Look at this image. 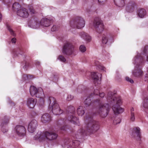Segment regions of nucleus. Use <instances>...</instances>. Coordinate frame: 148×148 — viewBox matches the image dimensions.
Returning a JSON list of instances; mask_svg holds the SVG:
<instances>
[{"mask_svg":"<svg viewBox=\"0 0 148 148\" xmlns=\"http://www.w3.org/2000/svg\"><path fill=\"white\" fill-rule=\"evenodd\" d=\"M86 124L82 128L79 129L76 133L72 141L68 138H66L62 144L63 147L67 148H79L80 141L75 140L82 138L87 133H93L99 129V122L93 119L92 116L88 115L86 116Z\"/></svg>","mask_w":148,"mask_h":148,"instance_id":"obj_1","label":"nucleus"},{"mask_svg":"<svg viewBox=\"0 0 148 148\" xmlns=\"http://www.w3.org/2000/svg\"><path fill=\"white\" fill-rule=\"evenodd\" d=\"M143 55L146 56V61L148 62V46L142 49L140 53H137V55L133 59V63L135 66L132 74L135 77H140L143 74L142 69L144 65L145 60Z\"/></svg>","mask_w":148,"mask_h":148,"instance_id":"obj_2","label":"nucleus"},{"mask_svg":"<svg viewBox=\"0 0 148 148\" xmlns=\"http://www.w3.org/2000/svg\"><path fill=\"white\" fill-rule=\"evenodd\" d=\"M107 99L108 102L116 103V105H114L112 106V109L114 114L111 115L110 117L114 125L119 123L121 121V119L120 118L116 116L115 114H120L123 112L124 111L123 109L120 107V106L122 103L121 98L120 97H116L112 93L110 92L108 94Z\"/></svg>","mask_w":148,"mask_h":148,"instance_id":"obj_3","label":"nucleus"},{"mask_svg":"<svg viewBox=\"0 0 148 148\" xmlns=\"http://www.w3.org/2000/svg\"><path fill=\"white\" fill-rule=\"evenodd\" d=\"M94 101L99 104V108L95 115H99L103 118L106 117L108 114L110 109L109 104H103L100 101V100L99 99H96Z\"/></svg>","mask_w":148,"mask_h":148,"instance_id":"obj_4","label":"nucleus"},{"mask_svg":"<svg viewBox=\"0 0 148 148\" xmlns=\"http://www.w3.org/2000/svg\"><path fill=\"white\" fill-rule=\"evenodd\" d=\"M57 136L58 135L53 132L45 131L42 132L39 131L34 138L36 140H38L40 141L46 139L49 140L55 139Z\"/></svg>","mask_w":148,"mask_h":148,"instance_id":"obj_5","label":"nucleus"},{"mask_svg":"<svg viewBox=\"0 0 148 148\" xmlns=\"http://www.w3.org/2000/svg\"><path fill=\"white\" fill-rule=\"evenodd\" d=\"M48 102L50 103L49 107V110L52 111L54 115H57L63 113V110L60 109L59 104L57 103L54 97H50Z\"/></svg>","mask_w":148,"mask_h":148,"instance_id":"obj_6","label":"nucleus"},{"mask_svg":"<svg viewBox=\"0 0 148 148\" xmlns=\"http://www.w3.org/2000/svg\"><path fill=\"white\" fill-rule=\"evenodd\" d=\"M29 92L32 96L35 95L36 97L39 98L40 99V101L41 104L44 103L45 95L41 88H39L37 89L35 86H31L30 87Z\"/></svg>","mask_w":148,"mask_h":148,"instance_id":"obj_7","label":"nucleus"},{"mask_svg":"<svg viewBox=\"0 0 148 148\" xmlns=\"http://www.w3.org/2000/svg\"><path fill=\"white\" fill-rule=\"evenodd\" d=\"M85 21L82 17L78 16L76 17L74 21L70 22V25L72 27L81 29L84 27Z\"/></svg>","mask_w":148,"mask_h":148,"instance_id":"obj_8","label":"nucleus"},{"mask_svg":"<svg viewBox=\"0 0 148 148\" xmlns=\"http://www.w3.org/2000/svg\"><path fill=\"white\" fill-rule=\"evenodd\" d=\"M53 22V20L51 18L45 17L42 18L39 22L37 23H34L33 24L34 26L33 28H37L39 27V25L44 27H48Z\"/></svg>","mask_w":148,"mask_h":148,"instance_id":"obj_9","label":"nucleus"},{"mask_svg":"<svg viewBox=\"0 0 148 148\" xmlns=\"http://www.w3.org/2000/svg\"><path fill=\"white\" fill-rule=\"evenodd\" d=\"M62 51L64 55L68 56L71 55L74 53V46L71 43L66 42L63 45Z\"/></svg>","mask_w":148,"mask_h":148,"instance_id":"obj_10","label":"nucleus"},{"mask_svg":"<svg viewBox=\"0 0 148 148\" xmlns=\"http://www.w3.org/2000/svg\"><path fill=\"white\" fill-rule=\"evenodd\" d=\"M26 130L24 126L18 125H16L12 131V133L19 136H23L25 135Z\"/></svg>","mask_w":148,"mask_h":148,"instance_id":"obj_11","label":"nucleus"},{"mask_svg":"<svg viewBox=\"0 0 148 148\" xmlns=\"http://www.w3.org/2000/svg\"><path fill=\"white\" fill-rule=\"evenodd\" d=\"M93 23L97 32L99 33H101L103 30L104 25L100 18H95Z\"/></svg>","mask_w":148,"mask_h":148,"instance_id":"obj_12","label":"nucleus"},{"mask_svg":"<svg viewBox=\"0 0 148 148\" xmlns=\"http://www.w3.org/2000/svg\"><path fill=\"white\" fill-rule=\"evenodd\" d=\"M10 118L7 116H4L2 119L1 126L2 132L3 133H6L8 131V128L7 125L9 123Z\"/></svg>","mask_w":148,"mask_h":148,"instance_id":"obj_13","label":"nucleus"},{"mask_svg":"<svg viewBox=\"0 0 148 148\" xmlns=\"http://www.w3.org/2000/svg\"><path fill=\"white\" fill-rule=\"evenodd\" d=\"M91 75V77L93 80L95 86L100 84V79L101 77V74L97 72H91L89 73Z\"/></svg>","mask_w":148,"mask_h":148,"instance_id":"obj_14","label":"nucleus"},{"mask_svg":"<svg viewBox=\"0 0 148 148\" xmlns=\"http://www.w3.org/2000/svg\"><path fill=\"white\" fill-rule=\"evenodd\" d=\"M38 125L37 121L35 119L32 120L29 123L28 130L31 133H33L35 131Z\"/></svg>","mask_w":148,"mask_h":148,"instance_id":"obj_15","label":"nucleus"},{"mask_svg":"<svg viewBox=\"0 0 148 148\" xmlns=\"http://www.w3.org/2000/svg\"><path fill=\"white\" fill-rule=\"evenodd\" d=\"M17 14L18 15L23 18H27L29 15L28 10L25 8L18 10L17 11Z\"/></svg>","mask_w":148,"mask_h":148,"instance_id":"obj_16","label":"nucleus"},{"mask_svg":"<svg viewBox=\"0 0 148 148\" xmlns=\"http://www.w3.org/2000/svg\"><path fill=\"white\" fill-rule=\"evenodd\" d=\"M140 129L138 127H135L132 130V136L135 138L137 140H140L141 139Z\"/></svg>","mask_w":148,"mask_h":148,"instance_id":"obj_17","label":"nucleus"},{"mask_svg":"<svg viewBox=\"0 0 148 148\" xmlns=\"http://www.w3.org/2000/svg\"><path fill=\"white\" fill-rule=\"evenodd\" d=\"M113 41L114 37L112 35L107 34H103L102 40L103 44H105L108 42L111 43Z\"/></svg>","mask_w":148,"mask_h":148,"instance_id":"obj_18","label":"nucleus"},{"mask_svg":"<svg viewBox=\"0 0 148 148\" xmlns=\"http://www.w3.org/2000/svg\"><path fill=\"white\" fill-rule=\"evenodd\" d=\"M67 119L70 122L74 124L78 125V123L79 122L78 119L73 115V112L72 113H69L66 120Z\"/></svg>","mask_w":148,"mask_h":148,"instance_id":"obj_19","label":"nucleus"},{"mask_svg":"<svg viewBox=\"0 0 148 148\" xmlns=\"http://www.w3.org/2000/svg\"><path fill=\"white\" fill-rule=\"evenodd\" d=\"M37 100L36 99L32 98H29L27 99V105L30 108H33L35 106Z\"/></svg>","mask_w":148,"mask_h":148,"instance_id":"obj_20","label":"nucleus"},{"mask_svg":"<svg viewBox=\"0 0 148 148\" xmlns=\"http://www.w3.org/2000/svg\"><path fill=\"white\" fill-rule=\"evenodd\" d=\"M80 36L87 42H90L91 40V38L87 33L84 32H81L79 33Z\"/></svg>","mask_w":148,"mask_h":148,"instance_id":"obj_21","label":"nucleus"},{"mask_svg":"<svg viewBox=\"0 0 148 148\" xmlns=\"http://www.w3.org/2000/svg\"><path fill=\"white\" fill-rule=\"evenodd\" d=\"M51 120V116L47 113L43 115L41 118V121L43 123H48Z\"/></svg>","mask_w":148,"mask_h":148,"instance_id":"obj_22","label":"nucleus"},{"mask_svg":"<svg viewBox=\"0 0 148 148\" xmlns=\"http://www.w3.org/2000/svg\"><path fill=\"white\" fill-rule=\"evenodd\" d=\"M142 106L143 108V110L145 111L148 116V97L145 98Z\"/></svg>","mask_w":148,"mask_h":148,"instance_id":"obj_23","label":"nucleus"},{"mask_svg":"<svg viewBox=\"0 0 148 148\" xmlns=\"http://www.w3.org/2000/svg\"><path fill=\"white\" fill-rule=\"evenodd\" d=\"M136 6L135 3L134 1L130 2L127 6H126V9L129 12H132Z\"/></svg>","mask_w":148,"mask_h":148,"instance_id":"obj_24","label":"nucleus"},{"mask_svg":"<svg viewBox=\"0 0 148 148\" xmlns=\"http://www.w3.org/2000/svg\"><path fill=\"white\" fill-rule=\"evenodd\" d=\"M92 95V94L90 95L85 100L84 103L86 106H89L91 104V99L94 98Z\"/></svg>","mask_w":148,"mask_h":148,"instance_id":"obj_25","label":"nucleus"},{"mask_svg":"<svg viewBox=\"0 0 148 148\" xmlns=\"http://www.w3.org/2000/svg\"><path fill=\"white\" fill-rule=\"evenodd\" d=\"M137 13L138 16L140 18H143L146 14L145 10L142 8L139 9Z\"/></svg>","mask_w":148,"mask_h":148,"instance_id":"obj_26","label":"nucleus"},{"mask_svg":"<svg viewBox=\"0 0 148 148\" xmlns=\"http://www.w3.org/2000/svg\"><path fill=\"white\" fill-rule=\"evenodd\" d=\"M85 110V107L82 106H80L77 109V114L79 116H82L84 114Z\"/></svg>","mask_w":148,"mask_h":148,"instance_id":"obj_27","label":"nucleus"},{"mask_svg":"<svg viewBox=\"0 0 148 148\" xmlns=\"http://www.w3.org/2000/svg\"><path fill=\"white\" fill-rule=\"evenodd\" d=\"M125 1V0H114V2L116 5L122 7L124 5Z\"/></svg>","mask_w":148,"mask_h":148,"instance_id":"obj_28","label":"nucleus"},{"mask_svg":"<svg viewBox=\"0 0 148 148\" xmlns=\"http://www.w3.org/2000/svg\"><path fill=\"white\" fill-rule=\"evenodd\" d=\"M130 120L132 121H134L135 120V113L134 112V109L132 108L130 110Z\"/></svg>","mask_w":148,"mask_h":148,"instance_id":"obj_29","label":"nucleus"},{"mask_svg":"<svg viewBox=\"0 0 148 148\" xmlns=\"http://www.w3.org/2000/svg\"><path fill=\"white\" fill-rule=\"evenodd\" d=\"M95 65L99 69L104 71L105 68L102 66L99 61L95 60Z\"/></svg>","mask_w":148,"mask_h":148,"instance_id":"obj_30","label":"nucleus"},{"mask_svg":"<svg viewBox=\"0 0 148 148\" xmlns=\"http://www.w3.org/2000/svg\"><path fill=\"white\" fill-rule=\"evenodd\" d=\"M7 29L10 32L11 35L14 36L15 35V34L14 33V31L12 30L11 28V27L10 25H7L6 26Z\"/></svg>","mask_w":148,"mask_h":148,"instance_id":"obj_31","label":"nucleus"},{"mask_svg":"<svg viewBox=\"0 0 148 148\" xmlns=\"http://www.w3.org/2000/svg\"><path fill=\"white\" fill-rule=\"evenodd\" d=\"M23 78L24 80L29 79L32 78L33 77L32 75H26L24 74L23 75Z\"/></svg>","mask_w":148,"mask_h":148,"instance_id":"obj_32","label":"nucleus"},{"mask_svg":"<svg viewBox=\"0 0 148 148\" xmlns=\"http://www.w3.org/2000/svg\"><path fill=\"white\" fill-rule=\"evenodd\" d=\"M20 5L18 3L16 2L14 3L12 5V7L14 9H18L20 8Z\"/></svg>","mask_w":148,"mask_h":148,"instance_id":"obj_33","label":"nucleus"},{"mask_svg":"<svg viewBox=\"0 0 148 148\" xmlns=\"http://www.w3.org/2000/svg\"><path fill=\"white\" fill-rule=\"evenodd\" d=\"M79 50L82 52L83 53L86 50V48L85 46L83 45H80L79 47Z\"/></svg>","mask_w":148,"mask_h":148,"instance_id":"obj_34","label":"nucleus"},{"mask_svg":"<svg viewBox=\"0 0 148 148\" xmlns=\"http://www.w3.org/2000/svg\"><path fill=\"white\" fill-rule=\"evenodd\" d=\"M58 59L62 62H64L66 61V58L63 56L61 55H60L58 56Z\"/></svg>","mask_w":148,"mask_h":148,"instance_id":"obj_35","label":"nucleus"},{"mask_svg":"<svg viewBox=\"0 0 148 148\" xmlns=\"http://www.w3.org/2000/svg\"><path fill=\"white\" fill-rule=\"evenodd\" d=\"M99 93V90L98 89H96L94 90L93 94H91L92 95V97H94L95 96L98 95Z\"/></svg>","mask_w":148,"mask_h":148,"instance_id":"obj_36","label":"nucleus"},{"mask_svg":"<svg viewBox=\"0 0 148 148\" xmlns=\"http://www.w3.org/2000/svg\"><path fill=\"white\" fill-rule=\"evenodd\" d=\"M59 29V27L57 25H53L51 28V30L52 32L57 31Z\"/></svg>","mask_w":148,"mask_h":148,"instance_id":"obj_37","label":"nucleus"},{"mask_svg":"<svg viewBox=\"0 0 148 148\" xmlns=\"http://www.w3.org/2000/svg\"><path fill=\"white\" fill-rule=\"evenodd\" d=\"M84 87L82 85H81L79 86L77 88V91L79 93H81L83 90V88Z\"/></svg>","mask_w":148,"mask_h":148,"instance_id":"obj_38","label":"nucleus"},{"mask_svg":"<svg viewBox=\"0 0 148 148\" xmlns=\"http://www.w3.org/2000/svg\"><path fill=\"white\" fill-rule=\"evenodd\" d=\"M97 1L100 5H103L106 3V0H97Z\"/></svg>","mask_w":148,"mask_h":148,"instance_id":"obj_39","label":"nucleus"},{"mask_svg":"<svg viewBox=\"0 0 148 148\" xmlns=\"http://www.w3.org/2000/svg\"><path fill=\"white\" fill-rule=\"evenodd\" d=\"M74 98V96L71 95H68L66 99V100L67 101H70L73 99Z\"/></svg>","mask_w":148,"mask_h":148,"instance_id":"obj_40","label":"nucleus"},{"mask_svg":"<svg viewBox=\"0 0 148 148\" xmlns=\"http://www.w3.org/2000/svg\"><path fill=\"white\" fill-rule=\"evenodd\" d=\"M29 10L31 14H34L36 13V12L32 7H30L29 8Z\"/></svg>","mask_w":148,"mask_h":148,"instance_id":"obj_41","label":"nucleus"},{"mask_svg":"<svg viewBox=\"0 0 148 148\" xmlns=\"http://www.w3.org/2000/svg\"><path fill=\"white\" fill-rule=\"evenodd\" d=\"M126 80L128 82H130L131 83H134L133 80L129 78L128 77H126L125 78Z\"/></svg>","mask_w":148,"mask_h":148,"instance_id":"obj_42","label":"nucleus"},{"mask_svg":"<svg viewBox=\"0 0 148 148\" xmlns=\"http://www.w3.org/2000/svg\"><path fill=\"white\" fill-rule=\"evenodd\" d=\"M98 95H99V97H101V98H102L105 95L104 93L103 92H100L99 93V94Z\"/></svg>","mask_w":148,"mask_h":148,"instance_id":"obj_43","label":"nucleus"},{"mask_svg":"<svg viewBox=\"0 0 148 148\" xmlns=\"http://www.w3.org/2000/svg\"><path fill=\"white\" fill-rule=\"evenodd\" d=\"M60 129L61 130L63 131H65L66 130L65 126H63L62 127H60Z\"/></svg>","mask_w":148,"mask_h":148,"instance_id":"obj_44","label":"nucleus"},{"mask_svg":"<svg viewBox=\"0 0 148 148\" xmlns=\"http://www.w3.org/2000/svg\"><path fill=\"white\" fill-rule=\"evenodd\" d=\"M16 39L15 38H12L11 40V41L12 43H15L16 42Z\"/></svg>","mask_w":148,"mask_h":148,"instance_id":"obj_45","label":"nucleus"},{"mask_svg":"<svg viewBox=\"0 0 148 148\" xmlns=\"http://www.w3.org/2000/svg\"><path fill=\"white\" fill-rule=\"evenodd\" d=\"M63 121V120H59L58 121V123L61 124V125H62V124H64V121Z\"/></svg>","mask_w":148,"mask_h":148,"instance_id":"obj_46","label":"nucleus"},{"mask_svg":"<svg viewBox=\"0 0 148 148\" xmlns=\"http://www.w3.org/2000/svg\"><path fill=\"white\" fill-rule=\"evenodd\" d=\"M2 19V15L0 12V22L1 21Z\"/></svg>","mask_w":148,"mask_h":148,"instance_id":"obj_47","label":"nucleus"},{"mask_svg":"<svg viewBox=\"0 0 148 148\" xmlns=\"http://www.w3.org/2000/svg\"><path fill=\"white\" fill-rule=\"evenodd\" d=\"M40 64V62L38 61H37L36 63V66H38Z\"/></svg>","mask_w":148,"mask_h":148,"instance_id":"obj_48","label":"nucleus"},{"mask_svg":"<svg viewBox=\"0 0 148 148\" xmlns=\"http://www.w3.org/2000/svg\"><path fill=\"white\" fill-rule=\"evenodd\" d=\"M27 64H25V65L23 67V68L25 69H26V68H27Z\"/></svg>","mask_w":148,"mask_h":148,"instance_id":"obj_49","label":"nucleus"},{"mask_svg":"<svg viewBox=\"0 0 148 148\" xmlns=\"http://www.w3.org/2000/svg\"><path fill=\"white\" fill-rule=\"evenodd\" d=\"M11 104L12 105V106H14V104L13 103H12V102H11Z\"/></svg>","mask_w":148,"mask_h":148,"instance_id":"obj_50","label":"nucleus"},{"mask_svg":"<svg viewBox=\"0 0 148 148\" xmlns=\"http://www.w3.org/2000/svg\"><path fill=\"white\" fill-rule=\"evenodd\" d=\"M72 108H73V110H74V108L73 107Z\"/></svg>","mask_w":148,"mask_h":148,"instance_id":"obj_51","label":"nucleus"}]
</instances>
